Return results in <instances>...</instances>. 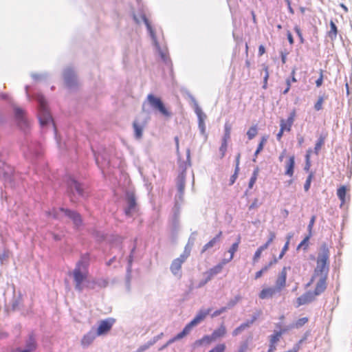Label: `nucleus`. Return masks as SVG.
<instances>
[{
    "mask_svg": "<svg viewBox=\"0 0 352 352\" xmlns=\"http://www.w3.org/2000/svg\"><path fill=\"white\" fill-rule=\"evenodd\" d=\"M329 251L326 244H322L320 247V252L318 255L316 261V267L314 269V274L310 281L306 285V287L314 284L315 285V294L318 296L323 293L327 288V280L329 273Z\"/></svg>",
    "mask_w": 352,
    "mask_h": 352,
    "instance_id": "f257e3e1",
    "label": "nucleus"
},
{
    "mask_svg": "<svg viewBox=\"0 0 352 352\" xmlns=\"http://www.w3.org/2000/svg\"><path fill=\"white\" fill-rule=\"evenodd\" d=\"M89 256L85 255L76 263L73 271V277L75 283V289L78 292L83 289V282L88 276Z\"/></svg>",
    "mask_w": 352,
    "mask_h": 352,
    "instance_id": "f03ea898",
    "label": "nucleus"
},
{
    "mask_svg": "<svg viewBox=\"0 0 352 352\" xmlns=\"http://www.w3.org/2000/svg\"><path fill=\"white\" fill-rule=\"evenodd\" d=\"M210 311H211L210 309H208L207 310H200L197 313L196 316L188 324H187L185 326V327L184 328L182 331L180 332L179 333H178L177 336H175L172 339L169 340L167 342L165 346H168V344H170L178 340L183 338L184 336L188 335L190 333L192 328L193 327L197 325L201 322H202L206 318V317L210 314Z\"/></svg>",
    "mask_w": 352,
    "mask_h": 352,
    "instance_id": "7ed1b4c3",
    "label": "nucleus"
},
{
    "mask_svg": "<svg viewBox=\"0 0 352 352\" xmlns=\"http://www.w3.org/2000/svg\"><path fill=\"white\" fill-rule=\"evenodd\" d=\"M36 100L38 103V120L41 126H45L53 123V119L49 111L47 102L41 95L36 96Z\"/></svg>",
    "mask_w": 352,
    "mask_h": 352,
    "instance_id": "20e7f679",
    "label": "nucleus"
},
{
    "mask_svg": "<svg viewBox=\"0 0 352 352\" xmlns=\"http://www.w3.org/2000/svg\"><path fill=\"white\" fill-rule=\"evenodd\" d=\"M190 250L185 248L184 252L179 256V257L174 259L170 265V269L171 272L175 276H178L179 278L182 277V264L186 261L188 257L190 256Z\"/></svg>",
    "mask_w": 352,
    "mask_h": 352,
    "instance_id": "39448f33",
    "label": "nucleus"
},
{
    "mask_svg": "<svg viewBox=\"0 0 352 352\" xmlns=\"http://www.w3.org/2000/svg\"><path fill=\"white\" fill-rule=\"evenodd\" d=\"M146 100L154 109L159 111L165 117H170L171 116V113L166 108L160 98L156 97L153 94H148Z\"/></svg>",
    "mask_w": 352,
    "mask_h": 352,
    "instance_id": "423d86ee",
    "label": "nucleus"
},
{
    "mask_svg": "<svg viewBox=\"0 0 352 352\" xmlns=\"http://www.w3.org/2000/svg\"><path fill=\"white\" fill-rule=\"evenodd\" d=\"M296 116V110L293 109L290 112L287 119H281L280 120V129L286 132H290L292 130V125L295 121Z\"/></svg>",
    "mask_w": 352,
    "mask_h": 352,
    "instance_id": "0eeeda50",
    "label": "nucleus"
},
{
    "mask_svg": "<svg viewBox=\"0 0 352 352\" xmlns=\"http://www.w3.org/2000/svg\"><path fill=\"white\" fill-rule=\"evenodd\" d=\"M316 296H318V295L315 294L314 292L308 291L297 298L296 306L300 307L301 305L311 303L316 300Z\"/></svg>",
    "mask_w": 352,
    "mask_h": 352,
    "instance_id": "6e6552de",
    "label": "nucleus"
},
{
    "mask_svg": "<svg viewBox=\"0 0 352 352\" xmlns=\"http://www.w3.org/2000/svg\"><path fill=\"white\" fill-rule=\"evenodd\" d=\"M114 322L115 320L113 318L101 320L97 329V335L101 336L107 333L112 328Z\"/></svg>",
    "mask_w": 352,
    "mask_h": 352,
    "instance_id": "1a4fd4ad",
    "label": "nucleus"
},
{
    "mask_svg": "<svg viewBox=\"0 0 352 352\" xmlns=\"http://www.w3.org/2000/svg\"><path fill=\"white\" fill-rule=\"evenodd\" d=\"M289 267H284L279 273L276 283L275 287L280 292L286 287L287 270Z\"/></svg>",
    "mask_w": 352,
    "mask_h": 352,
    "instance_id": "9d476101",
    "label": "nucleus"
},
{
    "mask_svg": "<svg viewBox=\"0 0 352 352\" xmlns=\"http://www.w3.org/2000/svg\"><path fill=\"white\" fill-rule=\"evenodd\" d=\"M280 292L275 287H267L261 289L258 297L261 300L270 299L275 297Z\"/></svg>",
    "mask_w": 352,
    "mask_h": 352,
    "instance_id": "9b49d317",
    "label": "nucleus"
},
{
    "mask_svg": "<svg viewBox=\"0 0 352 352\" xmlns=\"http://www.w3.org/2000/svg\"><path fill=\"white\" fill-rule=\"evenodd\" d=\"M227 263L228 261H224L223 259L217 265L214 266L213 267L210 268L208 271H207L206 272V274L207 275L206 283L211 280V278L214 277L215 275L219 274L222 271L223 266Z\"/></svg>",
    "mask_w": 352,
    "mask_h": 352,
    "instance_id": "f8f14e48",
    "label": "nucleus"
},
{
    "mask_svg": "<svg viewBox=\"0 0 352 352\" xmlns=\"http://www.w3.org/2000/svg\"><path fill=\"white\" fill-rule=\"evenodd\" d=\"M127 204L128 206L125 209V213L126 215L130 216L135 210L136 208V201L133 193L127 195Z\"/></svg>",
    "mask_w": 352,
    "mask_h": 352,
    "instance_id": "ddd939ff",
    "label": "nucleus"
},
{
    "mask_svg": "<svg viewBox=\"0 0 352 352\" xmlns=\"http://www.w3.org/2000/svg\"><path fill=\"white\" fill-rule=\"evenodd\" d=\"M283 331H275L270 336V345L267 352H274L276 349V343L280 340Z\"/></svg>",
    "mask_w": 352,
    "mask_h": 352,
    "instance_id": "4468645a",
    "label": "nucleus"
},
{
    "mask_svg": "<svg viewBox=\"0 0 352 352\" xmlns=\"http://www.w3.org/2000/svg\"><path fill=\"white\" fill-rule=\"evenodd\" d=\"M60 210L63 212L66 216L72 219L76 226H78L82 223V219L78 213L63 208H60Z\"/></svg>",
    "mask_w": 352,
    "mask_h": 352,
    "instance_id": "2eb2a0df",
    "label": "nucleus"
},
{
    "mask_svg": "<svg viewBox=\"0 0 352 352\" xmlns=\"http://www.w3.org/2000/svg\"><path fill=\"white\" fill-rule=\"evenodd\" d=\"M67 185L72 191L75 190L79 195H83V188L82 185L74 179L71 177L69 178L67 180Z\"/></svg>",
    "mask_w": 352,
    "mask_h": 352,
    "instance_id": "dca6fc26",
    "label": "nucleus"
},
{
    "mask_svg": "<svg viewBox=\"0 0 352 352\" xmlns=\"http://www.w3.org/2000/svg\"><path fill=\"white\" fill-rule=\"evenodd\" d=\"M294 166L295 157L294 155H292L289 157V160L287 162L285 174L290 177H293L294 173Z\"/></svg>",
    "mask_w": 352,
    "mask_h": 352,
    "instance_id": "f3484780",
    "label": "nucleus"
},
{
    "mask_svg": "<svg viewBox=\"0 0 352 352\" xmlns=\"http://www.w3.org/2000/svg\"><path fill=\"white\" fill-rule=\"evenodd\" d=\"M227 333V329L223 324H221L217 329L214 330L212 333V336L214 341L217 339L223 338Z\"/></svg>",
    "mask_w": 352,
    "mask_h": 352,
    "instance_id": "a211bd4d",
    "label": "nucleus"
},
{
    "mask_svg": "<svg viewBox=\"0 0 352 352\" xmlns=\"http://www.w3.org/2000/svg\"><path fill=\"white\" fill-rule=\"evenodd\" d=\"M222 236V232L220 231L213 239L209 241L206 244H205L201 250V253L205 252L210 248H212L216 243H217Z\"/></svg>",
    "mask_w": 352,
    "mask_h": 352,
    "instance_id": "6ab92c4d",
    "label": "nucleus"
},
{
    "mask_svg": "<svg viewBox=\"0 0 352 352\" xmlns=\"http://www.w3.org/2000/svg\"><path fill=\"white\" fill-rule=\"evenodd\" d=\"M214 340L212 338V335H206L204 336L201 339L197 340L194 344L195 346H200L202 345H209L212 342H214Z\"/></svg>",
    "mask_w": 352,
    "mask_h": 352,
    "instance_id": "aec40b11",
    "label": "nucleus"
},
{
    "mask_svg": "<svg viewBox=\"0 0 352 352\" xmlns=\"http://www.w3.org/2000/svg\"><path fill=\"white\" fill-rule=\"evenodd\" d=\"M195 111L198 117L199 120V126L202 129V130H204V120L206 118V114L203 112L201 109L198 106L196 105Z\"/></svg>",
    "mask_w": 352,
    "mask_h": 352,
    "instance_id": "412c9836",
    "label": "nucleus"
},
{
    "mask_svg": "<svg viewBox=\"0 0 352 352\" xmlns=\"http://www.w3.org/2000/svg\"><path fill=\"white\" fill-rule=\"evenodd\" d=\"M327 137V133H326L324 134H321L320 135V137L318 138V139L315 144L314 151V152L316 155H318L320 149L324 144V142H325Z\"/></svg>",
    "mask_w": 352,
    "mask_h": 352,
    "instance_id": "4be33fe9",
    "label": "nucleus"
},
{
    "mask_svg": "<svg viewBox=\"0 0 352 352\" xmlns=\"http://www.w3.org/2000/svg\"><path fill=\"white\" fill-rule=\"evenodd\" d=\"M241 238L240 236H239L236 241L232 245V246L228 250V252L230 254V257L228 258H223L224 261H228V263H229L233 259L234 253L238 250Z\"/></svg>",
    "mask_w": 352,
    "mask_h": 352,
    "instance_id": "5701e85b",
    "label": "nucleus"
},
{
    "mask_svg": "<svg viewBox=\"0 0 352 352\" xmlns=\"http://www.w3.org/2000/svg\"><path fill=\"white\" fill-rule=\"evenodd\" d=\"M329 25L330 30L328 32V36L331 38V41H335L337 38V34L338 32L337 26L333 21H330Z\"/></svg>",
    "mask_w": 352,
    "mask_h": 352,
    "instance_id": "b1692460",
    "label": "nucleus"
},
{
    "mask_svg": "<svg viewBox=\"0 0 352 352\" xmlns=\"http://www.w3.org/2000/svg\"><path fill=\"white\" fill-rule=\"evenodd\" d=\"M36 346L37 345L34 338L33 337V336H30L28 340L26 342L25 349L27 350L28 352H33L36 350Z\"/></svg>",
    "mask_w": 352,
    "mask_h": 352,
    "instance_id": "393cba45",
    "label": "nucleus"
},
{
    "mask_svg": "<svg viewBox=\"0 0 352 352\" xmlns=\"http://www.w3.org/2000/svg\"><path fill=\"white\" fill-rule=\"evenodd\" d=\"M250 341H251V337L242 341L239 346L237 352H247L248 351L250 350Z\"/></svg>",
    "mask_w": 352,
    "mask_h": 352,
    "instance_id": "a878e982",
    "label": "nucleus"
},
{
    "mask_svg": "<svg viewBox=\"0 0 352 352\" xmlns=\"http://www.w3.org/2000/svg\"><path fill=\"white\" fill-rule=\"evenodd\" d=\"M95 336L91 333H88L82 338L81 344L84 346H87L93 342Z\"/></svg>",
    "mask_w": 352,
    "mask_h": 352,
    "instance_id": "bb28decb",
    "label": "nucleus"
},
{
    "mask_svg": "<svg viewBox=\"0 0 352 352\" xmlns=\"http://www.w3.org/2000/svg\"><path fill=\"white\" fill-rule=\"evenodd\" d=\"M252 323V321L242 323L241 325H239L238 327H236L235 329L233 330L232 336H238L245 329L248 328Z\"/></svg>",
    "mask_w": 352,
    "mask_h": 352,
    "instance_id": "cd10ccee",
    "label": "nucleus"
},
{
    "mask_svg": "<svg viewBox=\"0 0 352 352\" xmlns=\"http://www.w3.org/2000/svg\"><path fill=\"white\" fill-rule=\"evenodd\" d=\"M133 127L135 138L137 139H140L142 136L143 126H140L136 121H134L133 123Z\"/></svg>",
    "mask_w": 352,
    "mask_h": 352,
    "instance_id": "c85d7f7f",
    "label": "nucleus"
},
{
    "mask_svg": "<svg viewBox=\"0 0 352 352\" xmlns=\"http://www.w3.org/2000/svg\"><path fill=\"white\" fill-rule=\"evenodd\" d=\"M346 194V188L344 186H340L337 190V195L342 202V205L345 202V197Z\"/></svg>",
    "mask_w": 352,
    "mask_h": 352,
    "instance_id": "c756f323",
    "label": "nucleus"
},
{
    "mask_svg": "<svg viewBox=\"0 0 352 352\" xmlns=\"http://www.w3.org/2000/svg\"><path fill=\"white\" fill-rule=\"evenodd\" d=\"M258 173H259L258 168H256L254 170L253 173L252 175V177H251V178L250 179V182H249L248 187H249L250 189L252 188V187L254 186V184L256 183V181L257 179L258 175Z\"/></svg>",
    "mask_w": 352,
    "mask_h": 352,
    "instance_id": "7c9ffc66",
    "label": "nucleus"
},
{
    "mask_svg": "<svg viewBox=\"0 0 352 352\" xmlns=\"http://www.w3.org/2000/svg\"><path fill=\"white\" fill-rule=\"evenodd\" d=\"M144 23H145V25H146V28H147L148 30L149 31V33H150V34H151V36L152 38L154 40V41H155V45H156L157 47H159V45H158V43H157V41H156V36H155V32H154V30H153V28H152V27H151V24H150V23H149L148 20L147 19L144 18Z\"/></svg>",
    "mask_w": 352,
    "mask_h": 352,
    "instance_id": "2f4dec72",
    "label": "nucleus"
},
{
    "mask_svg": "<svg viewBox=\"0 0 352 352\" xmlns=\"http://www.w3.org/2000/svg\"><path fill=\"white\" fill-rule=\"evenodd\" d=\"M311 236V234H308L304 239L298 244L297 249L299 250L300 248H302L303 250H306L309 245V239Z\"/></svg>",
    "mask_w": 352,
    "mask_h": 352,
    "instance_id": "473e14b6",
    "label": "nucleus"
},
{
    "mask_svg": "<svg viewBox=\"0 0 352 352\" xmlns=\"http://www.w3.org/2000/svg\"><path fill=\"white\" fill-rule=\"evenodd\" d=\"M265 250H266V245H263L256 250L252 259L254 263H256L258 261L261 256L262 252L264 251Z\"/></svg>",
    "mask_w": 352,
    "mask_h": 352,
    "instance_id": "72a5a7b5",
    "label": "nucleus"
},
{
    "mask_svg": "<svg viewBox=\"0 0 352 352\" xmlns=\"http://www.w3.org/2000/svg\"><path fill=\"white\" fill-rule=\"evenodd\" d=\"M263 70L265 72V75H264V77H263V88L264 89H265L267 87V80L269 79L270 73H269V68H268L267 65L263 64Z\"/></svg>",
    "mask_w": 352,
    "mask_h": 352,
    "instance_id": "f704fd0d",
    "label": "nucleus"
},
{
    "mask_svg": "<svg viewBox=\"0 0 352 352\" xmlns=\"http://www.w3.org/2000/svg\"><path fill=\"white\" fill-rule=\"evenodd\" d=\"M308 320H309V319L307 317L301 318L298 319V320H296L292 325V327L298 329V328L302 327L303 325H305L308 322Z\"/></svg>",
    "mask_w": 352,
    "mask_h": 352,
    "instance_id": "c9c22d12",
    "label": "nucleus"
},
{
    "mask_svg": "<svg viewBox=\"0 0 352 352\" xmlns=\"http://www.w3.org/2000/svg\"><path fill=\"white\" fill-rule=\"evenodd\" d=\"M224 130H225V133H224L222 140L225 141V142H228V140L230 138V132H231L230 124L228 123H226L225 126H224Z\"/></svg>",
    "mask_w": 352,
    "mask_h": 352,
    "instance_id": "e433bc0d",
    "label": "nucleus"
},
{
    "mask_svg": "<svg viewBox=\"0 0 352 352\" xmlns=\"http://www.w3.org/2000/svg\"><path fill=\"white\" fill-rule=\"evenodd\" d=\"M226 346L225 343H218L208 352H225Z\"/></svg>",
    "mask_w": 352,
    "mask_h": 352,
    "instance_id": "4c0bfd02",
    "label": "nucleus"
},
{
    "mask_svg": "<svg viewBox=\"0 0 352 352\" xmlns=\"http://www.w3.org/2000/svg\"><path fill=\"white\" fill-rule=\"evenodd\" d=\"M256 134H257V126L256 125L251 126L247 132V135H248L249 140L253 139L256 135Z\"/></svg>",
    "mask_w": 352,
    "mask_h": 352,
    "instance_id": "58836bf2",
    "label": "nucleus"
},
{
    "mask_svg": "<svg viewBox=\"0 0 352 352\" xmlns=\"http://www.w3.org/2000/svg\"><path fill=\"white\" fill-rule=\"evenodd\" d=\"M228 148V142H225L222 140L221 145L219 147L220 152V158L222 159L224 157L226 151Z\"/></svg>",
    "mask_w": 352,
    "mask_h": 352,
    "instance_id": "ea45409f",
    "label": "nucleus"
},
{
    "mask_svg": "<svg viewBox=\"0 0 352 352\" xmlns=\"http://www.w3.org/2000/svg\"><path fill=\"white\" fill-rule=\"evenodd\" d=\"M324 100V96H319L317 102L314 104V109L316 111H320L322 109V105Z\"/></svg>",
    "mask_w": 352,
    "mask_h": 352,
    "instance_id": "a19ab883",
    "label": "nucleus"
},
{
    "mask_svg": "<svg viewBox=\"0 0 352 352\" xmlns=\"http://www.w3.org/2000/svg\"><path fill=\"white\" fill-rule=\"evenodd\" d=\"M269 269V265H265L263 267L261 268V270L258 271L255 274L254 279H258L261 278L264 273H265Z\"/></svg>",
    "mask_w": 352,
    "mask_h": 352,
    "instance_id": "79ce46f5",
    "label": "nucleus"
},
{
    "mask_svg": "<svg viewBox=\"0 0 352 352\" xmlns=\"http://www.w3.org/2000/svg\"><path fill=\"white\" fill-rule=\"evenodd\" d=\"M15 116L18 119H21V120H23L25 112L23 109L20 108H16L15 109Z\"/></svg>",
    "mask_w": 352,
    "mask_h": 352,
    "instance_id": "37998d69",
    "label": "nucleus"
},
{
    "mask_svg": "<svg viewBox=\"0 0 352 352\" xmlns=\"http://www.w3.org/2000/svg\"><path fill=\"white\" fill-rule=\"evenodd\" d=\"M239 172V168H235L234 173L231 176V177L230 179V185H232L235 182V181L238 177Z\"/></svg>",
    "mask_w": 352,
    "mask_h": 352,
    "instance_id": "c03bdc74",
    "label": "nucleus"
},
{
    "mask_svg": "<svg viewBox=\"0 0 352 352\" xmlns=\"http://www.w3.org/2000/svg\"><path fill=\"white\" fill-rule=\"evenodd\" d=\"M323 72H324L322 69H320V76L316 81V85L317 87H320L323 83Z\"/></svg>",
    "mask_w": 352,
    "mask_h": 352,
    "instance_id": "a18cd8bd",
    "label": "nucleus"
},
{
    "mask_svg": "<svg viewBox=\"0 0 352 352\" xmlns=\"http://www.w3.org/2000/svg\"><path fill=\"white\" fill-rule=\"evenodd\" d=\"M276 238V234L274 232H270V237L267 240V241L263 244V245H266V249L268 248V246L270 245V243L274 240Z\"/></svg>",
    "mask_w": 352,
    "mask_h": 352,
    "instance_id": "49530a36",
    "label": "nucleus"
},
{
    "mask_svg": "<svg viewBox=\"0 0 352 352\" xmlns=\"http://www.w3.org/2000/svg\"><path fill=\"white\" fill-rule=\"evenodd\" d=\"M315 221H316V216H312L311 219H310V221L309 223V225L307 226V229H308V232L309 233L308 234H312V228L314 227V225L315 223Z\"/></svg>",
    "mask_w": 352,
    "mask_h": 352,
    "instance_id": "de8ad7c7",
    "label": "nucleus"
},
{
    "mask_svg": "<svg viewBox=\"0 0 352 352\" xmlns=\"http://www.w3.org/2000/svg\"><path fill=\"white\" fill-rule=\"evenodd\" d=\"M294 30H295L296 33L297 34L298 36L300 38V43H304V38L302 36V32L300 30V28L298 26L296 25V26L294 27Z\"/></svg>",
    "mask_w": 352,
    "mask_h": 352,
    "instance_id": "09e8293b",
    "label": "nucleus"
},
{
    "mask_svg": "<svg viewBox=\"0 0 352 352\" xmlns=\"http://www.w3.org/2000/svg\"><path fill=\"white\" fill-rule=\"evenodd\" d=\"M285 81H286V87L283 91V94L284 95L287 94L289 92V91L291 89V85H292V82L290 81V78H287Z\"/></svg>",
    "mask_w": 352,
    "mask_h": 352,
    "instance_id": "8fccbe9b",
    "label": "nucleus"
},
{
    "mask_svg": "<svg viewBox=\"0 0 352 352\" xmlns=\"http://www.w3.org/2000/svg\"><path fill=\"white\" fill-rule=\"evenodd\" d=\"M266 142H267V138L265 137H263L261 138L260 143L258 145L257 149H258V151H262L263 149L264 145L265 144Z\"/></svg>",
    "mask_w": 352,
    "mask_h": 352,
    "instance_id": "3c124183",
    "label": "nucleus"
},
{
    "mask_svg": "<svg viewBox=\"0 0 352 352\" xmlns=\"http://www.w3.org/2000/svg\"><path fill=\"white\" fill-rule=\"evenodd\" d=\"M296 69L295 67L293 68L291 72V77L289 78H290V81L292 82H296L298 81L296 78Z\"/></svg>",
    "mask_w": 352,
    "mask_h": 352,
    "instance_id": "603ef678",
    "label": "nucleus"
},
{
    "mask_svg": "<svg viewBox=\"0 0 352 352\" xmlns=\"http://www.w3.org/2000/svg\"><path fill=\"white\" fill-rule=\"evenodd\" d=\"M9 251L6 250V251H4L3 253L0 256V261L1 263L3 262V261H6L8 258L9 257Z\"/></svg>",
    "mask_w": 352,
    "mask_h": 352,
    "instance_id": "864d4df0",
    "label": "nucleus"
},
{
    "mask_svg": "<svg viewBox=\"0 0 352 352\" xmlns=\"http://www.w3.org/2000/svg\"><path fill=\"white\" fill-rule=\"evenodd\" d=\"M226 307H222L220 309H218V310H216L212 314V317H216L220 314H221L222 313H223L224 311H226Z\"/></svg>",
    "mask_w": 352,
    "mask_h": 352,
    "instance_id": "5fc2aeb1",
    "label": "nucleus"
},
{
    "mask_svg": "<svg viewBox=\"0 0 352 352\" xmlns=\"http://www.w3.org/2000/svg\"><path fill=\"white\" fill-rule=\"evenodd\" d=\"M312 149L311 148H309L307 152H306V155H305V162H311V155L312 153Z\"/></svg>",
    "mask_w": 352,
    "mask_h": 352,
    "instance_id": "6e6d98bb",
    "label": "nucleus"
},
{
    "mask_svg": "<svg viewBox=\"0 0 352 352\" xmlns=\"http://www.w3.org/2000/svg\"><path fill=\"white\" fill-rule=\"evenodd\" d=\"M287 39L290 45H293L294 43V38L290 32H287Z\"/></svg>",
    "mask_w": 352,
    "mask_h": 352,
    "instance_id": "4d7b16f0",
    "label": "nucleus"
},
{
    "mask_svg": "<svg viewBox=\"0 0 352 352\" xmlns=\"http://www.w3.org/2000/svg\"><path fill=\"white\" fill-rule=\"evenodd\" d=\"M290 238H291V236H289V237L287 238V241H286V243H285V245L283 246V249H282V250H283V252H287V251L288 250V249H289V241H290Z\"/></svg>",
    "mask_w": 352,
    "mask_h": 352,
    "instance_id": "13d9d810",
    "label": "nucleus"
},
{
    "mask_svg": "<svg viewBox=\"0 0 352 352\" xmlns=\"http://www.w3.org/2000/svg\"><path fill=\"white\" fill-rule=\"evenodd\" d=\"M265 53V47L263 45H261L259 47H258V55L260 56H261L262 55H263Z\"/></svg>",
    "mask_w": 352,
    "mask_h": 352,
    "instance_id": "bf43d9fd",
    "label": "nucleus"
},
{
    "mask_svg": "<svg viewBox=\"0 0 352 352\" xmlns=\"http://www.w3.org/2000/svg\"><path fill=\"white\" fill-rule=\"evenodd\" d=\"M284 132H285V131H283L281 129H280L278 133L276 135V139H277L278 141H280L281 140Z\"/></svg>",
    "mask_w": 352,
    "mask_h": 352,
    "instance_id": "052dcab7",
    "label": "nucleus"
},
{
    "mask_svg": "<svg viewBox=\"0 0 352 352\" xmlns=\"http://www.w3.org/2000/svg\"><path fill=\"white\" fill-rule=\"evenodd\" d=\"M258 206V199H255L254 201L252 203V204L250 206L249 209L252 210L254 208H256Z\"/></svg>",
    "mask_w": 352,
    "mask_h": 352,
    "instance_id": "680f3d73",
    "label": "nucleus"
},
{
    "mask_svg": "<svg viewBox=\"0 0 352 352\" xmlns=\"http://www.w3.org/2000/svg\"><path fill=\"white\" fill-rule=\"evenodd\" d=\"M313 178H314V173L311 172L307 177L306 182L311 184Z\"/></svg>",
    "mask_w": 352,
    "mask_h": 352,
    "instance_id": "e2e57ef3",
    "label": "nucleus"
},
{
    "mask_svg": "<svg viewBox=\"0 0 352 352\" xmlns=\"http://www.w3.org/2000/svg\"><path fill=\"white\" fill-rule=\"evenodd\" d=\"M313 178H314V173L311 172L307 177L306 182L311 184Z\"/></svg>",
    "mask_w": 352,
    "mask_h": 352,
    "instance_id": "0e129e2a",
    "label": "nucleus"
},
{
    "mask_svg": "<svg viewBox=\"0 0 352 352\" xmlns=\"http://www.w3.org/2000/svg\"><path fill=\"white\" fill-rule=\"evenodd\" d=\"M286 60H287V54L281 52V60H282V63L283 64H285L286 63Z\"/></svg>",
    "mask_w": 352,
    "mask_h": 352,
    "instance_id": "69168bd1",
    "label": "nucleus"
},
{
    "mask_svg": "<svg viewBox=\"0 0 352 352\" xmlns=\"http://www.w3.org/2000/svg\"><path fill=\"white\" fill-rule=\"evenodd\" d=\"M240 157L241 155L239 153L236 157V166L235 168H239V163H240Z\"/></svg>",
    "mask_w": 352,
    "mask_h": 352,
    "instance_id": "338daca9",
    "label": "nucleus"
},
{
    "mask_svg": "<svg viewBox=\"0 0 352 352\" xmlns=\"http://www.w3.org/2000/svg\"><path fill=\"white\" fill-rule=\"evenodd\" d=\"M310 186H311V184L305 182V184H304V189L307 192L309 190L310 188Z\"/></svg>",
    "mask_w": 352,
    "mask_h": 352,
    "instance_id": "774afa93",
    "label": "nucleus"
}]
</instances>
